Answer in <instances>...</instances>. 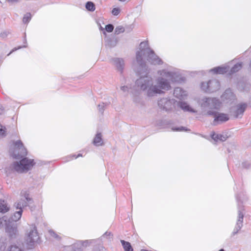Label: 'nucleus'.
I'll return each mask as SVG.
<instances>
[{
	"label": "nucleus",
	"mask_w": 251,
	"mask_h": 251,
	"mask_svg": "<svg viewBox=\"0 0 251 251\" xmlns=\"http://www.w3.org/2000/svg\"><path fill=\"white\" fill-rule=\"evenodd\" d=\"M250 68L251 70V61H250Z\"/></svg>",
	"instance_id": "46"
},
{
	"label": "nucleus",
	"mask_w": 251,
	"mask_h": 251,
	"mask_svg": "<svg viewBox=\"0 0 251 251\" xmlns=\"http://www.w3.org/2000/svg\"><path fill=\"white\" fill-rule=\"evenodd\" d=\"M92 243V241L91 240H85V241H79L77 242V243H75V247L76 246H81L83 247V248H85L87 246H89L91 243Z\"/></svg>",
	"instance_id": "23"
},
{
	"label": "nucleus",
	"mask_w": 251,
	"mask_h": 251,
	"mask_svg": "<svg viewBox=\"0 0 251 251\" xmlns=\"http://www.w3.org/2000/svg\"><path fill=\"white\" fill-rule=\"evenodd\" d=\"M211 138L212 139L214 140L215 142H218V141H225L226 140L227 136L226 135H222L220 134H216L215 133H213L211 135Z\"/></svg>",
	"instance_id": "19"
},
{
	"label": "nucleus",
	"mask_w": 251,
	"mask_h": 251,
	"mask_svg": "<svg viewBox=\"0 0 251 251\" xmlns=\"http://www.w3.org/2000/svg\"><path fill=\"white\" fill-rule=\"evenodd\" d=\"M228 70L229 67L225 66L214 68L211 69L210 72H213L214 74H223L226 73Z\"/></svg>",
	"instance_id": "18"
},
{
	"label": "nucleus",
	"mask_w": 251,
	"mask_h": 251,
	"mask_svg": "<svg viewBox=\"0 0 251 251\" xmlns=\"http://www.w3.org/2000/svg\"><path fill=\"white\" fill-rule=\"evenodd\" d=\"M49 233L50 234V235L53 238L57 239V240H60V238L59 236L58 235H57L53 230H49Z\"/></svg>",
	"instance_id": "31"
},
{
	"label": "nucleus",
	"mask_w": 251,
	"mask_h": 251,
	"mask_svg": "<svg viewBox=\"0 0 251 251\" xmlns=\"http://www.w3.org/2000/svg\"><path fill=\"white\" fill-rule=\"evenodd\" d=\"M5 130L3 128V126L1 125H0V135H5Z\"/></svg>",
	"instance_id": "38"
},
{
	"label": "nucleus",
	"mask_w": 251,
	"mask_h": 251,
	"mask_svg": "<svg viewBox=\"0 0 251 251\" xmlns=\"http://www.w3.org/2000/svg\"><path fill=\"white\" fill-rule=\"evenodd\" d=\"M221 102L219 100L215 98H203L201 101V107L208 115L209 111L215 112L220 107Z\"/></svg>",
	"instance_id": "2"
},
{
	"label": "nucleus",
	"mask_w": 251,
	"mask_h": 251,
	"mask_svg": "<svg viewBox=\"0 0 251 251\" xmlns=\"http://www.w3.org/2000/svg\"><path fill=\"white\" fill-rule=\"evenodd\" d=\"M125 31V28L122 25L118 26L115 29V34L118 35L121 33H123Z\"/></svg>",
	"instance_id": "29"
},
{
	"label": "nucleus",
	"mask_w": 251,
	"mask_h": 251,
	"mask_svg": "<svg viewBox=\"0 0 251 251\" xmlns=\"http://www.w3.org/2000/svg\"><path fill=\"white\" fill-rule=\"evenodd\" d=\"M23 210H19L14 213L9 219H7L9 223H12V222H17L19 220L22 216Z\"/></svg>",
	"instance_id": "16"
},
{
	"label": "nucleus",
	"mask_w": 251,
	"mask_h": 251,
	"mask_svg": "<svg viewBox=\"0 0 251 251\" xmlns=\"http://www.w3.org/2000/svg\"><path fill=\"white\" fill-rule=\"evenodd\" d=\"M3 251H24V250L16 245H11L7 247Z\"/></svg>",
	"instance_id": "22"
},
{
	"label": "nucleus",
	"mask_w": 251,
	"mask_h": 251,
	"mask_svg": "<svg viewBox=\"0 0 251 251\" xmlns=\"http://www.w3.org/2000/svg\"><path fill=\"white\" fill-rule=\"evenodd\" d=\"M172 130L173 131H188V130L186 128H185V127L183 126H180L178 128H172Z\"/></svg>",
	"instance_id": "34"
},
{
	"label": "nucleus",
	"mask_w": 251,
	"mask_h": 251,
	"mask_svg": "<svg viewBox=\"0 0 251 251\" xmlns=\"http://www.w3.org/2000/svg\"><path fill=\"white\" fill-rule=\"evenodd\" d=\"M139 49L136 52V61L140 66L138 73L141 76L135 82V85L139 90L145 92L148 97H152L163 93L164 90L170 89V81L181 82L182 76L176 70H163L158 72L160 76L155 79V84H153L152 78L148 75L144 59H146L154 65L161 64L162 60L149 48L147 42H141Z\"/></svg>",
	"instance_id": "1"
},
{
	"label": "nucleus",
	"mask_w": 251,
	"mask_h": 251,
	"mask_svg": "<svg viewBox=\"0 0 251 251\" xmlns=\"http://www.w3.org/2000/svg\"><path fill=\"white\" fill-rule=\"evenodd\" d=\"M104 103L98 105L99 110L101 113H102L104 111Z\"/></svg>",
	"instance_id": "36"
},
{
	"label": "nucleus",
	"mask_w": 251,
	"mask_h": 251,
	"mask_svg": "<svg viewBox=\"0 0 251 251\" xmlns=\"http://www.w3.org/2000/svg\"><path fill=\"white\" fill-rule=\"evenodd\" d=\"M201 88L204 92L209 93V81L207 82H202Z\"/></svg>",
	"instance_id": "30"
},
{
	"label": "nucleus",
	"mask_w": 251,
	"mask_h": 251,
	"mask_svg": "<svg viewBox=\"0 0 251 251\" xmlns=\"http://www.w3.org/2000/svg\"><path fill=\"white\" fill-rule=\"evenodd\" d=\"M222 100L228 102L235 99V95L230 89L226 90L221 96Z\"/></svg>",
	"instance_id": "12"
},
{
	"label": "nucleus",
	"mask_w": 251,
	"mask_h": 251,
	"mask_svg": "<svg viewBox=\"0 0 251 251\" xmlns=\"http://www.w3.org/2000/svg\"><path fill=\"white\" fill-rule=\"evenodd\" d=\"M5 232L11 239H15L18 235V231L16 224L9 223L5 226Z\"/></svg>",
	"instance_id": "8"
},
{
	"label": "nucleus",
	"mask_w": 251,
	"mask_h": 251,
	"mask_svg": "<svg viewBox=\"0 0 251 251\" xmlns=\"http://www.w3.org/2000/svg\"><path fill=\"white\" fill-rule=\"evenodd\" d=\"M121 90H122L124 92H126V91H128V88L126 86H121Z\"/></svg>",
	"instance_id": "40"
},
{
	"label": "nucleus",
	"mask_w": 251,
	"mask_h": 251,
	"mask_svg": "<svg viewBox=\"0 0 251 251\" xmlns=\"http://www.w3.org/2000/svg\"><path fill=\"white\" fill-rule=\"evenodd\" d=\"M121 242L123 246L125 251H133V249L129 242L123 240H121Z\"/></svg>",
	"instance_id": "24"
},
{
	"label": "nucleus",
	"mask_w": 251,
	"mask_h": 251,
	"mask_svg": "<svg viewBox=\"0 0 251 251\" xmlns=\"http://www.w3.org/2000/svg\"><path fill=\"white\" fill-rule=\"evenodd\" d=\"M119 0L121 2H125V1H126V0Z\"/></svg>",
	"instance_id": "45"
},
{
	"label": "nucleus",
	"mask_w": 251,
	"mask_h": 251,
	"mask_svg": "<svg viewBox=\"0 0 251 251\" xmlns=\"http://www.w3.org/2000/svg\"><path fill=\"white\" fill-rule=\"evenodd\" d=\"M15 145L16 147L19 148L21 150V153L19 154V156L22 157L25 156L27 154L26 149L24 147L23 144L21 141L19 140L15 143Z\"/></svg>",
	"instance_id": "17"
},
{
	"label": "nucleus",
	"mask_w": 251,
	"mask_h": 251,
	"mask_svg": "<svg viewBox=\"0 0 251 251\" xmlns=\"http://www.w3.org/2000/svg\"><path fill=\"white\" fill-rule=\"evenodd\" d=\"M219 251H225L224 249H221L220 250H219Z\"/></svg>",
	"instance_id": "47"
},
{
	"label": "nucleus",
	"mask_w": 251,
	"mask_h": 251,
	"mask_svg": "<svg viewBox=\"0 0 251 251\" xmlns=\"http://www.w3.org/2000/svg\"><path fill=\"white\" fill-rule=\"evenodd\" d=\"M22 48H23L21 46H19L18 48H14V49H12V50L7 54V56H9L11 53H12L13 52L17 50H19V49H21Z\"/></svg>",
	"instance_id": "39"
},
{
	"label": "nucleus",
	"mask_w": 251,
	"mask_h": 251,
	"mask_svg": "<svg viewBox=\"0 0 251 251\" xmlns=\"http://www.w3.org/2000/svg\"><path fill=\"white\" fill-rule=\"evenodd\" d=\"M177 105L184 112H188L191 113H196L197 111L192 108L190 105L186 102L184 101H179L177 103Z\"/></svg>",
	"instance_id": "13"
},
{
	"label": "nucleus",
	"mask_w": 251,
	"mask_h": 251,
	"mask_svg": "<svg viewBox=\"0 0 251 251\" xmlns=\"http://www.w3.org/2000/svg\"><path fill=\"white\" fill-rule=\"evenodd\" d=\"M158 105L161 109L167 111L171 108L172 102L167 98H162L158 100Z\"/></svg>",
	"instance_id": "10"
},
{
	"label": "nucleus",
	"mask_w": 251,
	"mask_h": 251,
	"mask_svg": "<svg viewBox=\"0 0 251 251\" xmlns=\"http://www.w3.org/2000/svg\"><path fill=\"white\" fill-rule=\"evenodd\" d=\"M100 29L101 30H103L104 29L100 25Z\"/></svg>",
	"instance_id": "43"
},
{
	"label": "nucleus",
	"mask_w": 251,
	"mask_h": 251,
	"mask_svg": "<svg viewBox=\"0 0 251 251\" xmlns=\"http://www.w3.org/2000/svg\"><path fill=\"white\" fill-rule=\"evenodd\" d=\"M86 8L90 11H94L95 10V5L92 2L88 1L86 3Z\"/></svg>",
	"instance_id": "26"
},
{
	"label": "nucleus",
	"mask_w": 251,
	"mask_h": 251,
	"mask_svg": "<svg viewBox=\"0 0 251 251\" xmlns=\"http://www.w3.org/2000/svg\"><path fill=\"white\" fill-rule=\"evenodd\" d=\"M120 13V9L118 8H114L112 10V14L114 16H117Z\"/></svg>",
	"instance_id": "33"
},
{
	"label": "nucleus",
	"mask_w": 251,
	"mask_h": 251,
	"mask_svg": "<svg viewBox=\"0 0 251 251\" xmlns=\"http://www.w3.org/2000/svg\"><path fill=\"white\" fill-rule=\"evenodd\" d=\"M174 95L175 97L180 100H183L186 99L187 93L186 91H184L182 88L176 87L174 91Z\"/></svg>",
	"instance_id": "14"
},
{
	"label": "nucleus",
	"mask_w": 251,
	"mask_h": 251,
	"mask_svg": "<svg viewBox=\"0 0 251 251\" xmlns=\"http://www.w3.org/2000/svg\"><path fill=\"white\" fill-rule=\"evenodd\" d=\"M112 61L117 70L122 74L125 65L124 60L121 58H114L112 59Z\"/></svg>",
	"instance_id": "11"
},
{
	"label": "nucleus",
	"mask_w": 251,
	"mask_h": 251,
	"mask_svg": "<svg viewBox=\"0 0 251 251\" xmlns=\"http://www.w3.org/2000/svg\"><path fill=\"white\" fill-rule=\"evenodd\" d=\"M9 210V207L8 206L7 202L4 200H0V212L5 213Z\"/></svg>",
	"instance_id": "21"
},
{
	"label": "nucleus",
	"mask_w": 251,
	"mask_h": 251,
	"mask_svg": "<svg viewBox=\"0 0 251 251\" xmlns=\"http://www.w3.org/2000/svg\"><path fill=\"white\" fill-rule=\"evenodd\" d=\"M242 67V63H238L236 64L230 70V74L235 73L239 71Z\"/></svg>",
	"instance_id": "25"
},
{
	"label": "nucleus",
	"mask_w": 251,
	"mask_h": 251,
	"mask_svg": "<svg viewBox=\"0 0 251 251\" xmlns=\"http://www.w3.org/2000/svg\"><path fill=\"white\" fill-rule=\"evenodd\" d=\"M79 156H82V155L81 154H78V155L75 158H77Z\"/></svg>",
	"instance_id": "44"
},
{
	"label": "nucleus",
	"mask_w": 251,
	"mask_h": 251,
	"mask_svg": "<svg viewBox=\"0 0 251 251\" xmlns=\"http://www.w3.org/2000/svg\"><path fill=\"white\" fill-rule=\"evenodd\" d=\"M103 34H106V33H105V31H104V32H103Z\"/></svg>",
	"instance_id": "48"
},
{
	"label": "nucleus",
	"mask_w": 251,
	"mask_h": 251,
	"mask_svg": "<svg viewBox=\"0 0 251 251\" xmlns=\"http://www.w3.org/2000/svg\"><path fill=\"white\" fill-rule=\"evenodd\" d=\"M105 30L108 32H111L114 29V26L111 24H108L105 26Z\"/></svg>",
	"instance_id": "32"
},
{
	"label": "nucleus",
	"mask_w": 251,
	"mask_h": 251,
	"mask_svg": "<svg viewBox=\"0 0 251 251\" xmlns=\"http://www.w3.org/2000/svg\"><path fill=\"white\" fill-rule=\"evenodd\" d=\"M101 133H98L93 140V144L96 146L103 145V142L101 138Z\"/></svg>",
	"instance_id": "20"
},
{
	"label": "nucleus",
	"mask_w": 251,
	"mask_h": 251,
	"mask_svg": "<svg viewBox=\"0 0 251 251\" xmlns=\"http://www.w3.org/2000/svg\"><path fill=\"white\" fill-rule=\"evenodd\" d=\"M209 93H212L216 91L220 88V83L216 79L209 81Z\"/></svg>",
	"instance_id": "15"
},
{
	"label": "nucleus",
	"mask_w": 251,
	"mask_h": 251,
	"mask_svg": "<svg viewBox=\"0 0 251 251\" xmlns=\"http://www.w3.org/2000/svg\"><path fill=\"white\" fill-rule=\"evenodd\" d=\"M34 165L33 160L24 158L19 162H13L10 166L12 170H14L18 173H22L27 172L31 169Z\"/></svg>",
	"instance_id": "3"
},
{
	"label": "nucleus",
	"mask_w": 251,
	"mask_h": 251,
	"mask_svg": "<svg viewBox=\"0 0 251 251\" xmlns=\"http://www.w3.org/2000/svg\"><path fill=\"white\" fill-rule=\"evenodd\" d=\"M244 217V213L242 210L238 211V217L236 223V225L232 232V236L235 235L238 233L243 226V219Z\"/></svg>",
	"instance_id": "7"
},
{
	"label": "nucleus",
	"mask_w": 251,
	"mask_h": 251,
	"mask_svg": "<svg viewBox=\"0 0 251 251\" xmlns=\"http://www.w3.org/2000/svg\"><path fill=\"white\" fill-rule=\"evenodd\" d=\"M74 251H82L84 249L83 247L76 246L75 247V244L74 245Z\"/></svg>",
	"instance_id": "35"
},
{
	"label": "nucleus",
	"mask_w": 251,
	"mask_h": 251,
	"mask_svg": "<svg viewBox=\"0 0 251 251\" xmlns=\"http://www.w3.org/2000/svg\"><path fill=\"white\" fill-rule=\"evenodd\" d=\"M247 107V104L245 103H240L237 104L232 109L233 115L235 118L241 117L243 114Z\"/></svg>",
	"instance_id": "9"
},
{
	"label": "nucleus",
	"mask_w": 251,
	"mask_h": 251,
	"mask_svg": "<svg viewBox=\"0 0 251 251\" xmlns=\"http://www.w3.org/2000/svg\"><path fill=\"white\" fill-rule=\"evenodd\" d=\"M39 239V236L37 231V229L35 225H31L30 227V230L27 234L26 238L27 244L30 247L33 246L34 244L37 242Z\"/></svg>",
	"instance_id": "5"
},
{
	"label": "nucleus",
	"mask_w": 251,
	"mask_h": 251,
	"mask_svg": "<svg viewBox=\"0 0 251 251\" xmlns=\"http://www.w3.org/2000/svg\"><path fill=\"white\" fill-rule=\"evenodd\" d=\"M208 115L212 116L214 118L213 121V125L214 126H217L218 124L226 122L229 119L228 114L223 113H220L217 111L215 112L209 111L208 113Z\"/></svg>",
	"instance_id": "4"
},
{
	"label": "nucleus",
	"mask_w": 251,
	"mask_h": 251,
	"mask_svg": "<svg viewBox=\"0 0 251 251\" xmlns=\"http://www.w3.org/2000/svg\"><path fill=\"white\" fill-rule=\"evenodd\" d=\"M31 15L30 13H27L25 14L23 19V22L24 23L26 24L29 22V21L31 20Z\"/></svg>",
	"instance_id": "28"
},
{
	"label": "nucleus",
	"mask_w": 251,
	"mask_h": 251,
	"mask_svg": "<svg viewBox=\"0 0 251 251\" xmlns=\"http://www.w3.org/2000/svg\"><path fill=\"white\" fill-rule=\"evenodd\" d=\"M8 34V32L7 31H3L0 34V36L2 38H4L7 37V35Z\"/></svg>",
	"instance_id": "37"
},
{
	"label": "nucleus",
	"mask_w": 251,
	"mask_h": 251,
	"mask_svg": "<svg viewBox=\"0 0 251 251\" xmlns=\"http://www.w3.org/2000/svg\"><path fill=\"white\" fill-rule=\"evenodd\" d=\"M31 201L32 199L29 198V194H25L23 198L15 202L14 206L17 210H23V208L27 206L29 203H31Z\"/></svg>",
	"instance_id": "6"
},
{
	"label": "nucleus",
	"mask_w": 251,
	"mask_h": 251,
	"mask_svg": "<svg viewBox=\"0 0 251 251\" xmlns=\"http://www.w3.org/2000/svg\"><path fill=\"white\" fill-rule=\"evenodd\" d=\"M6 0L9 2L14 3V2H18L20 0Z\"/></svg>",
	"instance_id": "41"
},
{
	"label": "nucleus",
	"mask_w": 251,
	"mask_h": 251,
	"mask_svg": "<svg viewBox=\"0 0 251 251\" xmlns=\"http://www.w3.org/2000/svg\"><path fill=\"white\" fill-rule=\"evenodd\" d=\"M23 48H25V47H26V46H23Z\"/></svg>",
	"instance_id": "49"
},
{
	"label": "nucleus",
	"mask_w": 251,
	"mask_h": 251,
	"mask_svg": "<svg viewBox=\"0 0 251 251\" xmlns=\"http://www.w3.org/2000/svg\"><path fill=\"white\" fill-rule=\"evenodd\" d=\"M3 222L5 225V226H6V224H8L7 218L6 216H3L2 218L0 217V229L2 228L3 227Z\"/></svg>",
	"instance_id": "27"
},
{
	"label": "nucleus",
	"mask_w": 251,
	"mask_h": 251,
	"mask_svg": "<svg viewBox=\"0 0 251 251\" xmlns=\"http://www.w3.org/2000/svg\"><path fill=\"white\" fill-rule=\"evenodd\" d=\"M3 109L1 105H0V114H1L3 113Z\"/></svg>",
	"instance_id": "42"
}]
</instances>
